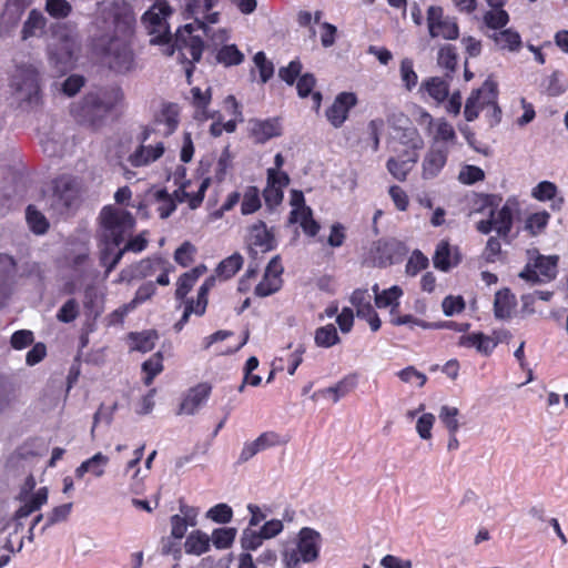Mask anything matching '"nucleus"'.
I'll list each match as a JSON object with an SVG mask.
<instances>
[{
  "label": "nucleus",
  "instance_id": "obj_33",
  "mask_svg": "<svg viewBox=\"0 0 568 568\" xmlns=\"http://www.w3.org/2000/svg\"><path fill=\"white\" fill-rule=\"evenodd\" d=\"M290 221L298 223L304 233L310 236H315L320 231V224L313 219L312 210L308 206L292 209Z\"/></svg>",
  "mask_w": 568,
  "mask_h": 568
},
{
  "label": "nucleus",
  "instance_id": "obj_35",
  "mask_svg": "<svg viewBox=\"0 0 568 568\" xmlns=\"http://www.w3.org/2000/svg\"><path fill=\"white\" fill-rule=\"evenodd\" d=\"M47 20L43 14L37 10H32L29 13L27 21L23 24L21 34L23 40L30 38H39L43 34Z\"/></svg>",
  "mask_w": 568,
  "mask_h": 568
},
{
  "label": "nucleus",
  "instance_id": "obj_55",
  "mask_svg": "<svg viewBox=\"0 0 568 568\" xmlns=\"http://www.w3.org/2000/svg\"><path fill=\"white\" fill-rule=\"evenodd\" d=\"M155 290H156L155 285L152 282H148V283L141 285L138 288L134 298L130 303L124 305L123 312L128 313V312L134 310L139 304H142L145 301H148L149 298H151L154 295Z\"/></svg>",
  "mask_w": 568,
  "mask_h": 568
},
{
  "label": "nucleus",
  "instance_id": "obj_53",
  "mask_svg": "<svg viewBox=\"0 0 568 568\" xmlns=\"http://www.w3.org/2000/svg\"><path fill=\"white\" fill-rule=\"evenodd\" d=\"M261 207L260 191L255 186H250L245 190L241 211L243 214H252Z\"/></svg>",
  "mask_w": 568,
  "mask_h": 568
},
{
  "label": "nucleus",
  "instance_id": "obj_3",
  "mask_svg": "<svg viewBox=\"0 0 568 568\" xmlns=\"http://www.w3.org/2000/svg\"><path fill=\"white\" fill-rule=\"evenodd\" d=\"M111 22L104 21L108 27L114 29V36L110 38L103 48L104 59L109 67L118 72H126L133 67V54L128 39L132 32L134 14L131 7L124 1H115L109 9Z\"/></svg>",
  "mask_w": 568,
  "mask_h": 568
},
{
  "label": "nucleus",
  "instance_id": "obj_39",
  "mask_svg": "<svg viewBox=\"0 0 568 568\" xmlns=\"http://www.w3.org/2000/svg\"><path fill=\"white\" fill-rule=\"evenodd\" d=\"M237 535L234 527H222L213 529L210 538L211 544L219 550H225L233 546Z\"/></svg>",
  "mask_w": 568,
  "mask_h": 568
},
{
  "label": "nucleus",
  "instance_id": "obj_52",
  "mask_svg": "<svg viewBox=\"0 0 568 568\" xmlns=\"http://www.w3.org/2000/svg\"><path fill=\"white\" fill-rule=\"evenodd\" d=\"M26 217L30 229L34 233L43 234L47 232L49 223L45 216L40 211L36 210L34 206H28Z\"/></svg>",
  "mask_w": 568,
  "mask_h": 568
},
{
  "label": "nucleus",
  "instance_id": "obj_23",
  "mask_svg": "<svg viewBox=\"0 0 568 568\" xmlns=\"http://www.w3.org/2000/svg\"><path fill=\"white\" fill-rule=\"evenodd\" d=\"M447 161V150L433 145L426 153L422 163V178L430 180L436 178Z\"/></svg>",
  "mask_w": 568,
  "mask_h": 568
},
{
  "label": "nucleus",
  "instance_id": "obj_11",
  "mask_svg": "<svg viewBox=\"0 0 568 568\" xmlns=\"http://www.w3.org/2000/svg\"><path fill=\"white\" fill-rule=\"evenodd\" d=\"M517 209V202L508 199L500 209H490L489 217L476 224L477 231L483 234L496 231L499 236L506 239L513 229L514 214Z\"/></svg>",
  "mask_w": 568,
  "mask_h": 568
},
{
  "label": "nucleus",
  "instance_id": "obj_64",
  "mask_svg": "<svg viewBox=\"0 0 568 568\" xmlns=\"http://www.w3.org/2000/svg\"><path fill=\"white\" fill-rule=\"evenodd\" d=\"M196 253L195 246L190 242H184L180 247L176 248L174 253V260L181 266H189Z\"/></svg>",
  "mask_w": 568,
  "mask_h": 568
},
{
  "label": "nucleus",
  "instance_id": "obj_43",
  "mask_svg": "<svg viewBox=\"0 0 568 568\" xmlns=\"http://www.w3.org/2000/svg\"><path fill=\"white\" fill-rule=\"evenodd\" d=\"M242 265V255L239 253H234L220 262V264L216 267V275L223 280H229L241 270Z\"/></svg>",
  "mask_w": 568,
  "mask_h": 568
},
{
  "label": "nucleus",
  "instance_id": "obj_38",
  "mask_svg": "<svg viewBox=\"0 0 568 568\" xmlns=\"http://www.w3.org/2000/svg\"><path fill=\"white\" fill-rule=\"evenodd\" d=\"M29 4L30 0H7L2 22L8 27L16 26Z\"/></svg>",
  "mask_w": 568,
  "mask_h": 568
},
{
  "label": "nucleus",
  "instance_id": "obj_6",
  "mask_svg": "<svg viewBox=\"0 0 568 568\" xmlns=\"http://www.w3.org/2000/svg\"><path fill=\"white\" fill-rule=\"evenodd\" d=\"M322 541V536L317 530L303 527L295 541L283 548L281 552L282 568H302L303 564L315 562L320 557Z\"/></svg>",
  "mask_w": 568,
  "mask_h": 568
},
{
  "label": "nucleus",
  "instance_id": "obj_40",
  "mask_svg": "<svg viewBox=\"0 0 568 568\" xmlns=\"http://www.w3.org/2000/svg\"><path fill=\"white\" fill-rule=\"evenodd\" d=\"M491 39L500 49L517 51L521 47V38L519 33L513 29H505L499 32H495L491 36Z\"/></svg>",
  "mask_w": 568,
  "mask_h": 568
},
{
  "label": "nucleus",
  "instance_id": "obj_13",
  "mask_svg": "<svg viewBox=\"0 0 568 568\" xmlns=\"http://www.w3.org/2000/svg\"><path fill=\"white\" fill-rule=\"evenodd\" d=\"M152 132L151 129L144 128L140 133L138 146L126 158V163L132 168L148 166L164 154L165 148L163 142L148 144Z\"/></svg>",
  "mask_w": 568,
  "mask_h": 568
},
{
  "label": "nucleus",
  "instance_id": "obj_63",
  "mask_svg": "<svg viewBox=\"0 0 568 568\" xmlns=\"http://www.w3.org/2000/svg\"><path fill=\"white\" fill-rule=\"evenodd\" d=\"M435 420V415L432 413H423L417 418L416 432L422 439L428 440L432 438V429Z\"/></svg>",
  "mask_w": 568,
  "mask_h": 568
},
{
  "label": "nucleus",
  "instance_id": "obj_4",
  "mask_svg": "<svg viewBox=\"0 0 568 568\" xmlns=\"http://www.w3.org/2000/svg\"><path fill=\"white\" fill-rule=\"evenodd\" d=\"M118 100L119 93L116 91L90 92L72 104L71 114L80 124L95 130L103 125Z\"/></svg>",
  "mask_w": 568,
  "mask_h": 568
},
{
  "label": "nucleus",
  "instance_id": "obj_51",
  "mask_svg": "<svg viewBox=\"0 0 568 568\" xmlns=\"http://www.w3.org/2000/svg\"><path fill=\"white\" fill-rule=\"evenodd\" d=\"M264 538L260 530H254L250 527L245 528L241 535V547L244 552H250L258 549L263 545Z\"/></svg>",
  "mask_w": 568,
  "mask_h": 568
},
{
  "label": "nucleus",
  "instance_id": "obj_1",
  "mask_svg": "<svg viewBox=\"0 0 568 568\" xmlns=\"http://www.w3.org/2000/svg\"><path fill=\"white\" fill-rule=\"evenodd\" d=\"M219 1L189 0L186 2L185 14L187 19H193V22L178 29L174 48L191 63L200 61L203 52V40L200 34H194L195 31H202L215 44L223 43L227 39L226 30L212 27L219 22L220 12L214 10Z\"/></svg>",
  "mask_w": 568,
  "mask_h": 568
},
{
  "label": "nucleus",
  "instance_id": "obj_24",
  "mask_svg": "<svg viewBox=\"0 0 568 568\" xmlns=\"http://www.w3.org/2000/svg\"><path fill=\"white\" fill-rule=\"evenodd\" d=\"M460 261L458 248L452 246L448 241L438 242L435 254L433 256L434 266L443 272L449 271Z\"/></svg>",
  "mask_w": 568,
  "mask_h": 568
},
{
  "label": "nucleus",
  "instance_id": "obj_12",
  "mask_svg": "<svg viewBox=\"0 0 568 568\" xmlns=\"http://www.w3.org/2000/svg\"><path fill=\"white\" fill-rule=\"evenodd\" d=\"M530 261L519 273V277L531 283H547L557 275V255H540L537 251L528 252Z\"/></svg>",
  "mask_w": 568,
  "mask_h": 568
},
{
  "label": "nucleus",
  "instance_id": "obj_46",
  "mask_svg": "<svg viewBox=\"0 0 568 568\" xmlns=\"http://www.w3.org/2000/svg\"><path fill=\"white\" fill-rule=\"evenodd\" d=\"M390 318L389 323L394 326L408 325L409 328H414L415 326L422 327L424 329H432L435 327L433 323L425 322L420 318H417L413 315H399L398 310L394 313L389 312Z\"/></svg>",
  "mask_w": 568,
  "mask_h": 568
},
{
  "label": "nucleus",
  "instance_id": "obj_36",
  "mask_svg": "<svg viewBox=\"0 0 568 568\" xmlns=\"http://www.w3.org/2000/svg\"><path fill=\"white\" fill-rule=\"evenodd\" d=\"M206 271L204 265H199L189 272L182 274L176 283L175 296L178 300H183L187 293L192 290L196 281Z\"/></svg>",
  "mask_w": 568,
  "mask_h": 568
},
{
  "label": "nucleus",
  "instance_id": "obj_9",
  "mask_svg": "<svg viewBox=\"0 0 568 568\" xmlns=\"http://www.w3.org/2000/svg\"><path fill=\"white\" fill-rule=\"evenodd\" d=\"M172 10L165 0H156L143 14L142 23L151 36V43H166L171 40L168 18Z\"/></svg>",
  "mask_w": 568,
  "mask_h": 568
},
{
  "label": "nucleus",
  "instance_id": "obj_10",
  "mask_svg": "<svg viewBox=\"0 0 568 568\" xmlns=\"http://www.w3.org/2000/svg\"><path fill=\"white\" fill-rule=\"evenodd\" d=\"M403 142L410 151L406 152L405 158H390L387 161V170L398 181H405L418 160L417 150L423 148V139L415 129H408L404 132Z\"/></svg>",
  "mask_w": 568,
  "mask_h": 568
},
{
  "label": "nucleus",
  "instance_id": "obj_30",
  "mask_svg": "<svg viewBox=\"0 0 568 568\" xmlns=\"http://www.w3.org/2000/svg\"><path fill=\"white\" fill-rule=\"evenodd\" d=\"M16 274V262L8 254H0V307L3 305L8 294L10 282Z\"/></svg>",
  "mask_w": 568,
  "mask_h": 568
},
{
  "label": "nucleus",
  "instance_id": "obj_28",
  "mask_svg": "<svg viewBox=\"0 0 568 568\" xmlns=\"http://www.w3.org/2000/svg\"><path fill=\"white\" fill-rule=\"evenodd\" d=\"M211 548V538L205 531L196 529L191 531L184 541V551L187 555L201 556Z\"/></svg>",
  "mask_w": 568,
  "mask_h": 568
},
{
  "label": "nucleus",
  "instance_id": "obj_45",
  "mask_svg": "<svg viewBox=\"0 0 568 568\" xmlns=\"http://www.w3.org/2000/svg\"><path fill=\"white\" fill-rule=\"evenodd\" d=\"M131 338L133 341V349L146 353L154 348L158 341V334L154 331H145L142 333L131 334Z\"/></svg>",
  "mask_w": 568,
  "mask_h": 568
},
{
  "label": "nucleus",
  "instance_id": "obj_2",
  "mask_svg": "<svg viewBox=\"0 0 568 568\" xmlns=\"http://www.w3.org/2000/svg\"><path fill=\"white\" fill-rule=\"evenodd\" d=\"M100 219L102 225L100 262L105 267V277H108L125 252H142L146 247L148 240L144 233L139 234L129 240L122 248L115 251L125 237L131 235L135 223L134 219L129 212L113 206H105Z\"/></svg>",
  "mask_w": 568,
  "mask_h": 568
},
{
  "label": "nucleus",
  "instance_id": "obj_19",
  "mask_svg": "<svg viewBox=\"0 0 568 568\" xmlns=\"http://www.w3.org/2000/svg\"><path fill=\"white\" fill-rule=\"evenodd\" d=\"M357 99L354 93H339L333 104L326 110V118L334 128H339L346 121L349 110L356 104Z\"/></svg>",
  "mask_w": 568,
  "mask_h": 568
},
{
  "label": "nucleus",
  "instance_id": "obj_47",
  "mask_svg": "<svg viewBox=\"0 0 568 568\" xmlns=\"http://www.w3.org/2000/svg\"><path fill=\"white\" fill-rule=\"evenodd\" d=\"M459 410L457 407L444 405L439 409L438 417L448 433H457L460 425L458 420Z\"/></svg>",
  "mask_w": 568,
  "mask_h": 568
},
{
  "label": "nucleus",
  "instance_id": "obj_32",
  "mask_svg": "<svg viewBox=\"0 0 568 568\" xmlns=\"http://www.w3.org/2000/svg\"><path fill=\"white\" fill-rule=\"evenodd\" d=\"M192 104L195 108V118L199 120H207L214 118V114L210 113L207 106L211 102L212 94L211 88L202 90L199 87L191 89Z\"/></svg>",
  "mask_w": 568,
  "mask_h": 568
},
{
  "label": "nucleus",
  "instance_id": "obj_8",
  "mask_svg": "<svg viewBox=\"0 0 568 568\" xmlns=\"http://www.w3.org/2000/svg\"><path fill=\"white\" fill-rule=\"evenodd\" d=\"M480 99H483L485 116L489 120V123L491 125L499 123L501 110L497 104V84L491 79H487L484 84L467 99L464 110L465 119L471 122L478 118L479 106H477V102Z\"/></svg>",
  "mask_w": 568,
  "mask_h": 568
},
{
  "label": "nucleus",
  "instance_id": "obj_31",
  "mask_svg": "<svg viewBox=\"0 0 568 568\" xmlns=\"http://www.w3.org/2000/svg\"><path fill=\"white\" fill-rule=\"evenodd\" d=\"M458 345L467 348L474 347L477 352L484 355H489L497 346V343L491 337L483 333H474L460 336Z\"/></svg>",
  "mask_w": 568,
  "mask_h": 568
},
{
  "label": "nucleus",
  "instance_id": "obj_42",
  "mask_svg": "<svg viewBox=\"0 0 568 568\" xmlns=\"http://www.w3.org/2000/svg\"><path fill=\"white\" fill-rule=\"evenodd\" d=\"M337 329L333 324L321 326L315 331L314 342L316 346L329 348L339 343Z\"/></svg>",
  "mask_w": 568,
  "mask_h": 568
},
{
  "label": "nucleus",
  "instance_id": "obj_26",
  "mask_svg": "<svg viewBox=\"0 0 568 568\" xmlns=\"http://www.w3.org/2000/svg\"><path fill=\"white\" fill-rule=\"evenodd\" d=\"M356 384L357 377L355 375H348L331 387L316 390L312 395V398L315 399L317 397H327L332 398L334 403H337L342 397L354 389Z\"/></svg>",
  "mask_w": 568,
  "mask_h": 568
},
{
  "label": "nucleus",
  "instance_id": "obj_54",
  "mask_svg": "<svg viewBox=\"0 0 568 568\" xmlns=\"http://www.w3.org/2000/svg\"><path fill=\"white\" fill-rule=\"evenodd\" d=\"M205 516L216 524H229L233 518V510L227 504L221 503L211 507Z\"/></svg>",
  "mask_w": 568,
  "mask_h": 568
},
{
  "label": "nucleus",
  "instance_id": "obj_29",
  "mask_svg": "<svg viewBox=\"0 0 568 568\" xmlns=\"http://www.w3.org/2000/svg\"><path fill=\"white\" fill-rule=\"evenodd\" d=\"M251 133L257 143H265L281 134V125L276 119L252 122Z\"/></svg>",
  "mask_w": 568,
  "mask_h": 568
},
{
  "label": "nucleus",
  "instance_id": "obj_34",
  "mask_svg": "<svg viewBox=\"0 0 568 568\" xmlns=\"http://www.w3.org/2000/svg\"><path fill=\"white\" fill-rule=\"evenodd\" d=\"M516 306L515 295L508 288L500 290L495 295L494 311L497 318L510 317Z\"/></svg>",
  "mask_w": 568,
  "mask_h": 568
},
{
  "label": "nucleus",
  "instance_id": "obj_60",
  "mask_svg": "<svg viewBox=\"0 0 568 568\" xmlns=\"http://www.w3.org/2000/svg\"><path fill=\"white\" fill-rule=\"evenodd\" d=\"M400 78L405 88L410 91L416 87L418 77L414 71V64L412 59L405 58L400 62Z\"/></svg>",
  "mask_w": 568,
  "mask_h": 568
},
{
  "label": "nucleus",
  "instance_id": "obj_25",
  "mask_svg": "<svg viewBox=\"0 0 568 568\" xmlns=\"http://www.w3.org/2000/svg\"><path fill=\"white\" fill-rule=\"evenodd\" d=\"M109 457L101 452L95 453L92 457L83 460L74 469V477L81 480L87 474H90L95 478H101L105 474V468L109 464Z\"/></svg>",
  "mask_w": 568,
  "mask_h": 568
},
{
  "label": "nucleus",
  "instance_id": "obj_41",
  "mask_svg": "<svg viewBox=\"0 0 568 568\" xmlns=\"http://www.w3.org/2000/svg\"><path fill=\"white\" fill-rule=\"evenodd\" d=\"M402 296H403V290L399 286L394 285L387 290L382 291L381 295L376 296L375 304L378 308L389 307L390 308L389 312L394 311V313H395L399 307V298Z\"/></svg>",
  "mask_w": 568,
  "mask_h": 568
},
{
  "label": "nucleus",
  "instance_id": "obj_37",
  "mask_svg": "<svg viewBox=\"0 0 568 568\" xmlns=\"http://www.w3.org/2000/svg\"><path fill=\"white\" fill-rule=\"evenodd\" d=\"M209 184H210V179L202 180L199 185V189L195 193L187 192L185 190L186 185L183 184L182 187H180L179 190H176L174 192V195H175L178 202L187 201L190 209L195 210L203 202L204 194L209 187Z\"/></svg>",
  "mask_w": 568,
  "mask_h": 568
},
{
  "label": "nucleus",
  "instance_id": "obj_56",
  "mask_svg": "<svg viewBox=\"0 0 568 568\" xmlns=\"http://www.w3.org/2000/svg\"><path fill=\"white\" fill-rule=\"evenodd\" d=\"M217 61L223 63L224 65H237L240 64L244 55L242 52L239 51V49L234 45H224L217 52Z\"/></svg>",
  "mask_w": 568,
  "mask_h": 568
},
{
  "label": "nucleus",
  "instance_id": "obj_18",
  "mask_svg": "<svg viewBox=\"0 0 568 568\" xmlns=\"http://www.w3.org/2000/svg\"><path fill=\"white\" fill-rule=\"evenodd\" d=\"M78 195L77 183L71 176H60L54 181L53 205L58 211L69 209Z\"/></svg>",
  "mask_w": 568,
  "mask_h": 568
},
{
  "label": "nucleus",
  "instance_id": "obj_17",
  "mask_svg": "<svg viewBox=\"0 0 568 568\" xmlns=\"http://www.w3.org/2000/svg\"><path fill=\"white\" fill-rule=\"evenodd\" d=\"M212 387L206 383L197 384L196 386L189 389L184 395L178 414L179 415H194L201 407L207 402Z\"/></svg>",
  "mask_w": 568,
  "mask_h": 568
},
{
  "label": "nucleus",
  "instance_id": "obj_21",
  "mask_svg": "<svg viewBox=\"0 0 568 568\" xmlns=\"http://www.w3.org/2000/svg\"><path fill=\"white\" fill-rule=\"evenodd\" d=\"M247 244L252 252H268L275 247L273 234L263 222L253 224L248 230Z\"/></svg>",
  "mask_w": 568,
  "mask_h": 568
},
{
  "label": "nucleus",
  "instance_id": "obj_22",
  "mask_svg": "<svg viewBox=\"0 0 568 568\" xmlns=\"http://www.w3.org/2000/svg\"><path fill=\"white\" fill-rule=\"evenodd\" d=\"M49 491L47 487H40L34 494L19 495L18 500L20 506L17 509L14 517L17 520L29 517L32 513L40 510L47 504Z\"/></svg>",
  "mask_w": 568,
  "mask_h": 568
},
{
  "label": "nucleus",
  "instance_id": "obj_49",
  "mask_svg": "<svg viewBox=\"0 0 568 568\" xmlns=\"http://www.w3.org/2000/svg\"><path fill=\"white\" fill-rule=\"evenodd\" d=\"M424 88L436 102H443L448 97V84L439 78L429 79L424 83Z\"/></svg>",
  "mask_w": 568,
  "mask_h": 568
},
{
  "label": "nucleus",
  "instance_id": "obj_57",
  "mask_svg": "<svg viewBox=\"0 0 568 568\" xmlns=\"http://www.w3.org/2000/svg\"><path fill=\"white\" fill-rule=\"evenodd\" d=\"M143 372L145 373L144 383L150 385L153 378L163 371L162 355L156 353L143 363Z\"/></svg>",
  "mask_w": 568,
  "mask_h": 568
},
{
  "label": "nucleus",
  "instance_id": "obj_14",
  "mask_svg": "<svg viewBox=\"0 0 568 568\" xmlns=\"http://www.w3.org/2000/svg\"><path fill=\"white\" fill-rule=\"evenodd\" d=\"M427 27L432 38L455 40L459 37L457 19L446 16L439 6H430L427 9Z\"/></svg>",
  "mask_w": 568,
  "mask_h": 568
},
{
  "label": "nucleus",
  "instance_id": "obj_61",
  "mask_svg": "<svg viewBox=\"0 0 568 568\" xmlns=\"http://www.w3.org/2000/svg\"><path fill=\"white\" fill-rule=\"evenodd\" d=\"M398 378L407 384H416L418 387H423L427 382V376L417 371L414 366H407L404 369L397 372Z\"/></svg>",
  "mask_w": 568,
  "mask_h": 568
},
{
  "label": "nucleus",
  "instance_id": "obj_15",
  "mask_svg": "<svg viewBox=\"0 0 568 568\" xmlns=\"http://www.w3.org/2000/svg\"><path fill=\"white\" fill-rule=\"evenodd\" d=\"M349 301L356 308L357 317L367 321L373 332L381 328V320L372 305V295L367 290H355Z\"/></svg>",
  "mask_w": 568,
  "mask_h": 568
},
{
  "label": "nucleus",
  "instance_id": "obj_59",
  "mask_svg": "<svg viewBox=\"0 0 568 568\" xmlns=\"http://www.w3.org/2000/svg\"><path fill=\"white\" fill-rule=\"evenodd\" d=\"M484 21L491 29H500L508 23L509 16L503 8H493L485 13Z\"/></svg>",
  "mask_w": 568,
  "mask_h": 568
},
{
  "label": "nucleus",
  "instance_id": "obj_27",
  "mask_svg": "<svg viewBox=\"0 0 568 568\" xmlns=\"http://www.w3.org/2000/svg\"><path fill=\"white\" fill-rule=\"evenodd\" d=\"M430 133L434 139V145L443 144L440 149L448 150V146L454 145L457 140L456 132L452 124L445 119H437L434 122V126L430 129Z\"/></svg>",
  "mask_w": 568,
  "mask_h": 568
},
{
  "label": "nucleus",
  "instance_id": "obj_50",
  "mask_svg": "<svg viewBox=\"0 0 568 568\" xmlns=\"http://www.w3.org/2000/svg\"><path fill=\"white\" fill-rule=\"evenodd\" d=\"M550 215L546 211L536 212L530 214L525 223V229L531 234V235H538L540 234L547 226L549 222Z\"/></svg>",
  "mask_w": 568,
  "mask_h": 568
},
{
  "label": "nucleus",
  "instance_id": "obj_20",
  "mask_svg": "<svg viewBox=\"0 0 568 568\" xmlns=\"http://www.w3.org/2000/svg\"><path fill=\"white\" fill-rule=\"evenodd\" d=\"M290 179L285 172L268 170L267 185L264 190V199L268 206H276L283 200V189L288 184Z\"/></svg>",
  "mask_w": 568,
  "mask_h": 568
},
{
  "label": "nucleus",
  "instance_id": "obj_5",
  "mask_svg": "<svg viewBox=\"0 0 568 568\" xmlns=\"http://www.w3.org/2000/svg\"><path fill=\"white\" fill-rule=\"evenodd\" d=\"M43 78L41 64L26 62L17 65L10 80L14 102L24 108L38 105L42 99Z\"/></svg>",
  "mask_w": 568,
  "mask_h": 568
},
{
  "label": "nucleus",
  "instance_id": "obj_16",
  "mask_svg": "<svg viewBox=\"0 0 568 568\" xmlns=\"http://www.w3.org/2000/svg\"><path fill=\"white\" fill-rule=\"evenodd\" d=\"M282 272L283 266L280 258L273 257L266 266L262 281L255 286V295L266 297L276 293L282 286Z\"/></svg>",
  "mask_w": 568,
  "mask_h": 568
},
{
  "label": "nucleus",
  "instance_id": "obj_44",
  "mask_svg": "<svg viewBox=\"0 0 568 568\" xmlns=\"http://www.w3.org/2000/svg\"><path fill=\"white\" fill-rule=\"evenodd\" d=\"M156 202V212L161 219L169 217L176 209V197L170 195L165 190H159L154 194Z\"/></svg>",
  "mask_w": 568,
  "mask_h": 568
},
{
  "label": "nucleus",
  "instance_id": "obj_62",
  "mask_svg": "<svg viewBox=\"0 0 568 568\" xmlns=\"http://www.w3.org/2000/svg\"><path fill=\"white\" fill-rule=\"evenodd\" d=\"M254 64L258 70L261 82L265 83L267 82L274 73V65L273 63L266 59V55L264 52L260 51L254 55Z\"/></svg>",
  "mask_w": 568,
  "mask_h": 568
},
{
  "label": "nucleus",
  "instance_id": "obj_7",
  "mask_svg": "<svg viewBox=\"0 0 568 568\" xmlns=\"http://www.w3.org/2000/svg\"><path fill=\"white\" fill-rule=\"evenodd\" d=\"M78 48L79 38L77 32L70 30L67 26H60L48 47L49 62L58 73H65L73 67L74 53Z\"/></svg>",
  "mask_w": 568,
  "mask_h": 568
},
{
  "label": "nucleus",
  "instance_id": "obj_48",
  "mask_svg": "<svg viewBox=\"0 0 568 568\" xmlns=\"http://www.w3.org/2000/svg\"><path fill=\"white\" fill-rule=\"evenodd\" d=\"M437 63L448 72H454L457 65V53L450 44L442 45L437 53Z\"/></svg>",
  "mask_w": 568,
  "mask_h": 568
},
{
  "label": "nucleus",
  "instance_id": "obj_58",
  "mask_svg": "<svg viewBox=\"0 0 568 568\" xmlns=\"http://www.w3.org/2000/svg\"><path fill=\"white\" fill-rule=\"evenodd\" d=\"M72 506L73 505L71 503H68V504H63V505L54 507L50 513L47 514L45 524H44L42 530H45L47 528H49L58 523L64 521L71 514Z\"/></svg>",
  "mask_w": 568,
  "mask_h": 568
}]
</instances>
